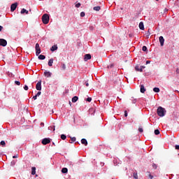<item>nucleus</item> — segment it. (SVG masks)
Returning a JSON list of instances; mask_svg holds the SVG:
<instances>
[{"mask_svg":"<svg viewBox=\"0 0 179 179\" xmlns=\"http://www.w3.org/2000/svg\"><path fill=\"white\" fill-rule=\"evenodd\" d=\"M157 113L159 117H164V115H166V109L162 106H159L157 108Z\"/></svg>","mask_w":179,"mask_h":179,"instance_id":"f257e3e1","label":"nucleus"},{"mask_svg":"<svg viewBox=\"0 0 179 179\" xmlns=\"http://www.w3.org/2000/svg\"><path fill=\"white\" fill-rule=\"evenodd\" d=\"M42 22L43 24H48L50 22V16H48V14H44L42 16Z\"/></svg>","mask_w":179,"mask_h":179,"instance_id":"f03ea898","label":"nucleus"},{"mask_svg":"<svg viewBox=\"0 0 179 179\" xmlns=\"http://www.w3.org/2000/svg\"><path fill=\"white\" fill-rule=\"evenodd\" d=\"M35 49L36 51V55H37V56L40 55V54L41 53V49L40 48V45L38 43L36 44Z\"/></svg>","mask_w":179,"mask_h":179,"instance_id":"7ed1b4c3","label":"nucleus"},{"mask_svg":"<svg viewBox=\"0 0 179 179\" xmlns=\"http://www.w3.org/2000/svg\"><path fill=\"white\" fill-rule=\"evenodd\" d=\"M0 45H1V47H6V45H8V41L3 38H0Z\"/></svg>","mask_w":179,"mask_h":179,"instance_id":"20e7f679","label":"nucleus"},{"mask_svg":"<svg viewBox=\"0 0 179 179\" xmlns=\"http://www.w3.org/2000/svg\"><path fill=\"white\" fill-rule=\"evenodd\" d=\"M51 143V140L48 138H45L42 140V143L43 145H48V143Z\"/></svg>","mask_w":179,"mask_h":179,"instance_id":"39448f33","label":"nucleus"},{"mask_svg":"<svg viewBox=\"0 0 179 179\" xmlns=\"http://www.w3.org/2000/svg\"><path fill=\"white\" fill-rule=\"evenodd\" d=\"M16 8H17V3H14L10 6L11 12H15L16 10Z\"/></svg>","mask_w":179,"mask_h":179,"instance_id":"423d86ee","label":"nucleus"},{"mask_svg":"<svg viewBox=\"0 0 179 179\" xmlns=\"http://www.w3.org/2000/svg\"><path fill=\"white\" fill-rule=\"evenodd\" d=\"M36 90H41V80H39L36 85Z\"/></svg>","mask_w":179,"mask_h":179,"instance_id":"0eeeda50","label":"nucleus"},{"mask_svg":"<svg viewBox=\"0 0 179 179\" xmlns=\"http://www.w3.org/2000/svg\"><path fill=\"white\" fill-rule=\"evenodd\" d=\"M159 40L161 44V47H163L164 45V38L163 36H159Z\"/></svg>","mask_w":179,"mask_h":179,"instance_id":"6e6552de","label":"nucleus"},{"mask_svg":"<svg viewBox=\"0 0 179 179\" xmlns=\"http://www.w3.org/2000/svg\"><path fill=\"white\" fill-rule=\"evenodd\" d=\"M89 59H92V55L90 54H87L84 57V61L87 62L89 61Z\"/></svg>","mask_w":179,"mask_h":179,"instance_id":"1a4fd4ad","label":"nucleus"},{"mask_svg":"<svg viewBox=\"0 0 179 179\" xmlns=\"http://www.w3.org/2000/svg\"><path fill=\"white\" fill-rule=\"evenodd\" d=\"M44 76H46V78H51L52 73L50 72V71H45L43 73Z\"/></svg>","mask_w":179,"mask_h":179,"instance_id":"9d476101","label":"nucleus"},{"mask_svg":"<svg viewBox=\"0 0 179 179\" xmlns=\"http://www.w3.org/2000/svg\"><path fill=\"white\" fill-rule=\"evenodd\" d=\"M138 27H139L140 30H145V26L143 25V22H141L139 23Z\"/></svg>","mask_w":179,"mask_h":179,"instance_id":"9b49d317","label":"nucleus"},{"mask_svg":"<svg viewBox=\"0 0 179 179\" xmlns=\"http://www.w3.org/2000/svg\"><path fill=\"white\" fill-rule=\"evenodd\" d=\"M57 50H58V46H57V45H53L50 48V51H52V52H54V51H57Z\"/></svg>","mask_w":179,"mask_h":179,"instance_id":"f8f14e48","label":"nucleus"},{"mask_svg":"<svg viewBox=\"0 0 179 179\" xmlns=\"http://www.w3.org/2000/svg\"><path fill=\"white\" fill-rule=\"evenodd\" d=\"M141 93H145L146 92V89H145V85H141Z\"/></svg>","mask_w":179,"mask_h":179,"instance_id":"ddd939ff","label":"nucleus"},{"mask_svg":"<svg viewBox=\"0 0 179 179\" xmlns=\"http://www.w3.org/2000/svg\"><path fill=\"white\" fill-rule=\"evenodd\" d=\"M52 64H54V59L51 58L50 59H49L48 65L49 66H52Z\"/></svg>","mask_w":179,"mask_h":179,"instance_id":"4468645a","label":"nucleus"},{"mask_svg":"<svg viewBox=\"0 0 179 179\" xmlns=\"http://www.w3.org/2000/svg\"><path fill=\"white\" fill-rule=\"evenodd\" d=\"M81 143L83 145H85V146H87V140H86L85 138H83L81 140Z\"/></svg>","mask_w":179,"mask_h":179,"instance_id":"2eb2a0df","label":"nucleus"},{"mask_svg":"<svg viewBox=\"0 0 179 179\" xmlns=\"http://www.w3.org/2000/svg\"><path fill=\"white\" fill-rule=\"evenodd\" d=\"M135 69L137 72H143V69H142V68L140 69L139 66H136Z\"/></svg>","mask_w":179,"mask_h":179,"instance_id":"dca6fc26","label":"nucleus"},{"mask_svg":"<svg viewBox=\"0 0 179 179\" xmlns=\"http://www.w3.org/2000/svg\"><path fill=\"white\" fill-rule=\"evenodd\" d=\"M78 99L79 98H78V96H73V98H72V100H71V101H72V103H76V101H78Z\"/></svg>","mask_w":179,"mask_h":179,"instance_id":"f3484780","label":"nucleus"},{"mask_svg":"<svg viewBox=\"0 0 179 179\" xmlns=\"http://www.w3.org/2000/svg\"><path fill=\"white\" fill-rule=\"evenodd\" d=\"M21 13H22V14L26 13L27 15H28V14H29V10H26V9H24V8H22V9L21 10Z\"/></svg>","mask_w":179,"mask_h":179,"instance_id":"a211bd4d","label":"nucleus"},{"mask_svg":"<svg viewBox=\"0 0 179 179\" xmlns=\"http://www.w3.org/2000/svg\"><path fill=\"white\" fill-rule=\"evenodd\" d=\"M62 173L63 174H66V173H68V169H67V168H63V169H62Z\"/></svg>","mask_w":179,"mask_h":179,"instance_id":"6ab92c4d","label":"nucleus"},{"mask_svg":"<svg viewBox=\"0 0 179 179\" xmlns=\"http://www.w3.org/2000/svg\"><path fill=\"white\" fill-rule=\"evenodd\" d=\"M36 174V167H32L31 168V175L34 176Z\"/></svg>","mask_w":179,"mask_h":179,"instance_id":"aec40b11","label":"nucleus"},{"mask_svg":"<svg viewBox=\"0 0 179 179\" xmlns=\"http://www.w3.org/2000/svg\"><path fill=\"white\" fill-rule=\"evenodd\" d=\"M93 9H94V10L99 12V10H100L101 9V8L100 6H95V7H94Z\"/></svg>","mask_w":179,"mask_h":179,"instance_id":"412c9836","label":"nucleus"},{"mask_svg":"<svg viewBox=\"0 0 179 179\" xmlns=\"http://www.w3.org/2000/svg\"><path fill=\"white\" fill-rule=\"evenodd\" d=\"M38 58V59H41V60L45 59V56L43 55H40Z\"/></svg>","mask_w":179,"mask_h":179,"instance_id":"4be33fe9","label":"nucleus"},{"mask_svg":"<svg viewBox=\"0 0 179 179\" xmlns=\"http://www.w3.org/2000/svg\"><path fill=\"white\" fill-rule=\"evenodd\" d=\"M153 92L155 93H159V92H160V89L159 87H155L153 88Z\"/></svg>","mask_w":179,"mask_h":179,"instance_id":"5701e85b","label":"nucleus"},{"mask_svg":"<svg viewBox=\"0 0 179 179\" xmlns=\"http://www.w3.org/2000/svg\"><path fill=\"white\" fill-rule=\"evenodd\" d=\"M0 145L3 148L6 145V143H5V141H1Z\"/></svg>","mask_w":179,"mask_h":179,"instance_id":"b1692460","label":"nucleus"},{"mask_svg":"<svg viewBox=\"0 0 179 179\" xmlns=\"http://www.w3.org/2000/svg\"><path fill=\"white\" fill-rule=\"evenodd\" d=\"M61 139H62L63 141H65V139H66V136L65 134H62Z\"/></svg>","mask_w":179,"mask_h":179,"instance_id":"393cba45","label":"nucleus"},{"mask_svg":"<svg viewBox=\"0 0 179 179\" xmlns=\"http://www.w3.org/2000/svg\"><path fill=\"white\" fill-rule=\"evenodd\" d=\"M52 129H53V131H55V126H54V127L50 126V127H48V129H49L50 131H51Z\"/></svg>","mask_w":179,"mask_h":179,"instance_id":"a878e982","label":"nucleus"},{"mask_svg":"<svg viewBox=\"0 0 179 179\" xmlns=\"http://www.w3.org/2000/svg\"><path fill=\"white\" fill-rule=\"evenodd\" d=\"M160 134V131H159V129H155V135H159Z\"/></svg>","mask_w":179,"mask_h":179,"instance_id":"bb28decb","label":"nucleus"},{"mask_svg":"<svg viewBox=\"0 0 179 179\" xmlns=\"http://www.w3.org/2000/svg\"><path fill=\"white\" fill-rule=\"evenodd\" d=\"M142 50L143 51L146 52L148 51V48L146 46H143Z\"/></svg>","mask_w":179,"mask_h":179,"instance_id":"cd10ccee","label":"nucleus"},{"mask_svg":"<svg viewBox=\"0 0 179 179\" xmlns=\"http://www.w3.org/2000/svg\"><path fill=\"white\" fill-rule=\"evenodd\" d=\"M71 141L72 142H76V137H71Z\"/></svg>","mask_w":179,"mask_h":179,"instance_id":"c85d7f7f","label":"nucleus"},{"mask_svg":"<svg viewBox=\"0 0 179 179\" xmlns=\"http://www.w3.org/2000/svg\"><path fill=\"white\" fill-rule=\"evenodd\" d=\"M133 177H134V178H135V179H138V173H134Z\"/></svg>","mask_w":179,"mask_h":179,"instance_id":"c756f323","label":"nucleus"},{"mask_svg":"<svg viewBox=\"0 0 179 179\" xmlns=\"http://www.w3.org/2000/svg\"><path fill=\"white\" fill-rule=\"evenodd\" d=\"M62 69L64 70L66 69V66L65 65V64H62Z\"/></svg>","mask_w":179,"mask_h":179,"instance_id":"7c9ffc66","label":"nucleus"},{"mask_svg":"<svg viewBox=\"0 0 179 179\" xmlns=\"http://www.w3.org/2000/svg\"><path fill=\"white\" fill-rule=\"evenodd\" d=\"M108 69L114 68V64H110L109 66H108Z\"/></svg>","mask_w":179,"mask_h":179,"instance_id":"2f4dec72","label":"nucleus"},{"mask_svg":"<svg viewBox=\"0 0 179 179\" xmlns=\"http://www.w3.org/2000/svg\"><path fill=\"white\" fill-rule=\"evenodd\" d=\"M15 83L17 85V86H20V82L15 80Z\"/></svg>","mask_w":179,"mask_h":179,"instance_id":"473e14b6","label":"nucleus"},{"mask_svg":"<svg viewBox=\"0 0 179 179\" xmlns=\"http://www.w3.org/2000/svg\"><path fill=\"white\" fill-rule=\"evenodd\" d=\"M152 167L156 170V169H157V165H156V164H152Z\"/></svg>","mask_w":179,"mask_h":179,"instance_id":"72a5a7b5","label":"nucleus"},{"mask_svg":"<svg viewBox=\"0 0 179 179\" xmlns=\"http://www.w3.org/2000/svg\"><path fill=\"white\" fill-rule=\"evenodd\" d=\"M80 16H81V17H85V12H81Z\"/></svg>","mask_w":179,"mask_h":179,"instance_id":"f704fd0d","label":"nucleus"},{"mask_svg":"<svg viewBox=\"0 0 179 179\" xmlns=\"http://www.w3.org/2000/svg\"><path fill=\"white\" fill-rule=\"evenodd\" d=\"M76 8H80V3H76Z\"/></svg>","mask_w":179,"mask_h":179,"instance_id":"c9c22d12","label":"nucleus"},{"mask_svg":"<svg viewBox=\"0 0 179 179\" xmlns=\"http://www.w3.org/2000/svg\"><path fill=\"white\" fill-rule=\"evenodd\" d=\"M138 131L142 134V132H143V129H142L141 127H139Z\"/></svg>","mask_w":179,"mask_h":179,"instance_id":"e433bc0d","label":"nucleus"},{"mask_svg":"<svg viewBox=\"0 0 179 179\" xmlns=\"http://www.w3.org/2000/svg\"><path fill=\"white\" fill-rule=\"evenodd\" d=\"M24 90H29V87L27 85H24Z\"/></svg>","mask_w":179,"mask_h":179,"instance_id":"4c0bfd02","label":"nucleus"},{"mask_svg":"<svg viewBox=\"0 0 179 179\" xmlns=\"http://www.w3.org/2000/svg\"><path fill=\"white\" fill-rule=\"evenodd\" d=\"M15 164H16V162L15 161L11 162V166H15Z\"/></svg>","mask_w":179,"mask_h":179,"instance_id":"58836bf2","label":"nucleus"},{"mask_svg":"<svg viewBox=\"0 0 179 179\" xmlns=\"http://www.w3.org/2000/svg\"><path fill=\"white\" fill-rule=\"evenodd\" d=\"M36 96H38H38H41V92H38V93L36 94Z\"/></svg>","mask_w":179,"mask_h":179,"instance_id":"ea45409f","label":"nucleus"},{"mask_svg":"<svg viewBox=\"0 0 179 179\" xmlns=\"http://www.w3.org/2000/svg\"><path fill=\"white\" fill-rule=\"evenodd\" d=\"M87 101H88L89 103H90V101H92V98L88 97V98L87 99Z\"/></svg>","mask_w":179,"mask_h":179,"instance_id":"a19ab883","label":"nucleus"},{"mask_svg":"<svg viewBox=\"0 0 179 179\" xmlns=\"http://www.w3.org/2000/svg\"><path fill=\"white\" fill-rule=\"evenodd\" d=\"M147 36L148 37H149V36H150V29H148V31Z\"/></svg>","mask_w":179,"mask_h":179,"instance_id":"79ce46f5","label":"nucleus"},{"mask_svg":"<svg viewBox=\"0 0 179 179\" xmlns=\"http://www.w3.org/2000/svg\"><path fill=\"white\" fill-rule=\"evenodd\" d=\"M124 117H128V113L127 110L124 111Z\"/></svg>","mask_w":179,"mask_h":179,"instance_id":"37998d69","label":"nucleus"},{"mask_svg":"<svg viewBox=\"0 0 179 179\" xmlns=\"http://www.w3.org/2000/svg\"><path fill=\"white\" fill-rule=\"evenodd\" d=\"M37 97H38V96H36V95L34 96H33L34 100H37Z\"/></svg>","mask_w":179,"mask_h":179,"instance_id":"c03bdc74","label":"nucleus"},{"mask_svg":"<svg viewBox=\"0 0 179 179\" xmlns=\"http://www.w3.org/2000/svg\"><path fill=\"white\" fill-rule=\"evenodd\" d=\"M85 85L87 86V87H89V83L88 82H85Z\"/></svg>","mask_w":179,"mask_h":179,"instance_id":"a18cd8bd","label":"nucleus"},{"mask_svg":"<svg viewBox=\"0 0 179 179\" xmlns=\"http://www.w3.org/2000/svg\"><path fill=\"white\" fill-rule=\"evenodd\" d=\"M149 177H150V179L153 178V176H152V174H150V173L149 174Z\"/></svg>","mask_w":179,"mask_h":179,"instance_id":"49530a36","label":"nucleus"},{"mask_svg":"<svg viewBox=\"0 0 179 179\" xmlns=\"http://www.w3.org/2000/svg\"><path fill=\"white\" fill-rule=\"evenodd\" d=\"M13 159H17V155L13 156Z\"/></svg>","mask_w":179,"mask_h":179,"instance_id":"de8ad7c7","label":"nucleus"},{"mask_svg":"<svg viewBox=\"0 0 179 179\" xmlns=\"http://www.w3.org/2000/svg\"><path fill=\"white\" fill-rule=\"evenodd\" d=\"M2 29H3V27L0 25V31H2Z\"/></svg>","mask_w":179,"mask_h":179,"instance_id":"09e8293b","label":"nucleus"},{"mask_svg":"<svg viewBox=\"0 0 179 179\" xmlns=\"http://www.w3.org/2000/svg\"><path fill=\"white\" fill-rule=\"evenodd\" d=\"M146 64H150V61H149V60L146 61Z\"/></svg>","mask_w":179,"mask_h":179,"instance_id":"8fccbe9b","label":"nucleus"},{"mask_svg":"<svg viewBox=\"0 0 179 179\" xmlns=\"http://www.w3.org/2000/svg\"><path fill=\"white\" fill-rule=\"evenodd\" d=\"M176 73H179V69H176Z\"/></svg>","mask_w":179,"mask_h":179,"instance_id":"3c124183","label":"nucleus"},{"mask_svg":"<svg viewBox=\"0 0 179 179\" xmlns=\"http://www.w3.org/2000/svg\"><path fill=\"white\" fill-rule=\"evenodd\" d=\"M41 125H44V123H41Z\"/></svg>","mask_w":179,"mask_h":179,"instance_id":"603ef678","label":"nucleus"},{"mask_svg":"<svg viewBox=\"0 0 179 179\" xmlns=\"http://www.w3.org/2000/svg\"><path fill=\"white\" fill-rule=\"evenodd\" d=\"M29 12H31V9L29 10Z\"/></svg>","mask_w":179,"mask_h":179,"instance_id":"864d4df0","label":"nucleus"},{"mask_svg":"<svg viewBox=\"0 0 179 179\" xmlns=\"http://www.w3.org/2000/svg\"><path fill=\"white\" fill-rule=\"evenodd\" d=\"M155 1H159V0H155Z\"/></svg>","mask_w":179,"mask_h":179,"instance_id":"5fc2aeb1","label":"nucleus"},{"mask_svg":"<svg viewBox=\"0 0 179 179\" xmlns=\"http://www.w3.org/2000/svg\"><path fill=\"white\" fill-rule=\"evenodd\" d=\"M70 143H72V142H70Z\"/></svg>","mask_w":179,"mask_h":179,"instance_id":"6e6d98bb","label":"nucleus"},{"mask_svg":"<svg viewBox=\"0 0 179 179\" xmlns=\"http://www.w3.org/2000/svg\"><path fill=\"white\" fill-rule=\"evenodd\" d=\"M178 156H179V154H178Z\"/></svg>","mask_w":179,"mask_h":179,"instance_id":"4d7b16f0","label":"nucleus"}]
</instances>
